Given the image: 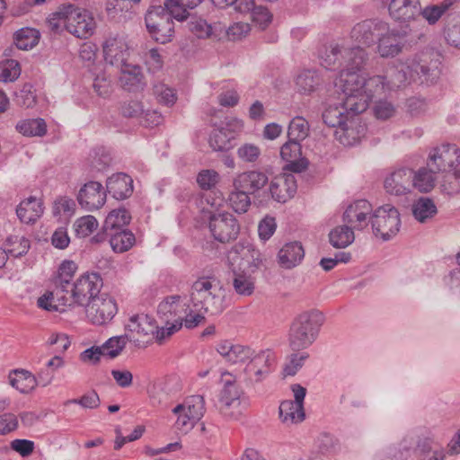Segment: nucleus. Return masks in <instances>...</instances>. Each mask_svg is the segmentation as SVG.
<instances>
[{"label":"nucleus","instance_id":"nucleus-1","mask_svg":"<svg viewBox=\"0 0 460 460\" xmlns=\"http://www.w3.org/2000/svg\"><path fill=\"white\" fill-rule=\"evenodd\" d=\"M440 55L427 49L414 56L406 64H399L386 69L384 78L387 90H394L405 85L409 80L419 81L420 84L435 83L441 73Z\"/></svg>","mask_w":460,"mask_h":460},{"label":"nucleus","instance_id":"nucleus-2","mask_svg":"<svg viewBox=\"0 0 460 460\" xmlns=\"http://www.w3.org/2000/svg\"><path fill=\"white\" fill-rule=\"evenodd\" d=\"M323 322L324 316L318 310L304 312L295 318L288 336L292 350L299 351L311 346L317 339Z\"/></svg>","mask_w":460,"mask_h":460},{"label":"nucleus","instance_id":"nucleus-3","mask_svg":"<svg viewBox=\"0 0 460 460\" xmlns=\"http://www.w3.org/2000/svg\"><path fill=\"white\" fill-rule=\"evenodd\" d=\"M343 94L340 102H328L326 108L323 112V120L324 124L332 128H340L343 135H349L350 129L348 126L349 119L362 113L367 110V97L358 101L355 96L349 94Z\"/></svg>","mask_w":460,"mask_h":460},{"label":"nucleus","instance_id":"nucleus-4","mask_svg":"<svg viewBox=\"0 0 460 460\" xmlns=\"http://www.w3.org/2000/svg\"><path fill=\"white\" fill-rule=\"evenodd\" d=\"M385 78L383 75H375L367 79L363 75L356 72H345L341 74L339 83H336L344 94L355 96L358 101L365 97L367 100V108L372 99L382 94L386 89Z\"/></svg>","mask_w":460,"mask_h":460},{"label":"nucleus","instance_id":"nucleus-5","mask_svg":"<svg viewBox=\"0 0 460 460\" xmlns=\"http://www.w3.org/2000/svg\"><path fill=\"white\" fill-rule=\"evenodd\" d=\"M219 281L215 277H200L193 282L190 297L195 311L216 315L223 312L224 303L218 295Z\"/></svg>","mask_w":460,"mask_h":460},{"label":"nucleus","instance_id":"nucleus-6","mask_svg":"<svg viewBox=\"0 0 460 460\" xmlns=\"http://www.w3.org/2000/svg\"><path fill=\"white\" fill-rule=\"evenodd\" d=\"M103 282L101 275L96 272H86L81 275L65 293L64 298H58L64 306H84L101 295Z\"/></svg>","mask_w":460,"mask_h":460},{"label":"nucleus","instance_id":"nucleus-7","mask_svg":"<svg viewBox=\"0 0 460 460\" xmlns=\"http://www.w3.org/2000/svg\"><path fill=\"white\" fill-rule=\"evenodd\" d=\"M401 226L398 209L385 204L378 207L371 215V227L376 237L388 241L397 234Z\"/></svg>","mask_w":460,"mask_h":460},{"label":"nucleus","instance_id":"nucleus-8","mask_svg":"<svg viewBox=\"0 0 460 460\" xmlns=\"http://www.w3.org/2000/svg\"><path fill=\"white\" fill-rule=\"evenodd\" d=\"M148 32L153 39L165 44L172 40L174 32V23L166 8L162 5L151 6L145 17Z\"/></svg>","mask_w":460,"mask_h":460},{"label":"nucleus","instance_id":"nucleus-9","mask_svg":"<svg viewBox=\"0 0 460 460\" xmlns=\"http://www.w3.org/2000/svg\"><path fill=\"white\" fill-rule=\"evenodd\" d=\"M177 416L176 428L183 432L193 429L206 412L205 399L200 394L188 396L172 410Z\"/></svg>","mask_w":460,"mask_h":460},{"label":"nucleus","instance_id":"nucleus-10","mask_svg":"<svg viewBox=\"0 0 460 460\" xmlns=\"http://www.w3.org/2000/svg\"><path fill=\"white\" fill-rule=\"evenodd\" d=\"M243 392L234 380H225L220 391L217 408L219 413L228 420H236L243 411L242 396Z\"/></svg>","mask_w":460,"mask_h":460},{"label":"nucleus","instance_id":"nucleus-11","mask_svg":"<svg viewBox=\"0 0 460 460\" xmlns=\"http://www.w3.org/2000/svg\"><path fill=\"white\" fill-rule=\"evenodd\" d=\"M460 149L456 145L445 144L432 149L429 155L427 166L435 173L454 172L456 179L460 178Z\"/></svg>","mask_w":460,"mask_h":460},{"label":"nucleus","instance_id":"nucleus-12","mask_svg":"<svg viewBox=\"0 0 460 460\" xmlns=\"http://www.w3.org/2000/svg\"><path fill=\"white\" fill-rule=\"evenodd\" d=\"M185 299L179 295L166 296L157 306V314L159 318L167 325L170 324L171 332L168 334H173L183 325L184 313L189 310V305L184 302Z\"/></svg>","mask_w":460,"mask_h":460},{"label":"nucleus","instance_id":"nucleus-13","mask_svg":"<svg viewBox=\"0 0 460 460\" xmlns=\"http://www.w3.org/2000/svg\"><path fill=\"white\" fill-rule=\"evenodd\" d=\"M208 228L214 239L222 243L235 240L240 232L237 219L229 212L211 213Z\"/></svg>","mask_w":460,"mask_h":460},{"label":"nucleus","instance_id":"nucleus-14","mask_svg":"<svg viewBox=\"0 0 460 460\" xmlns=\"http://www.w3.org/2000/svg\"><path fill=\"white\" fill-rule=\"evenodd\" d=\"M275 355L270 350H261L243 368L244 382L255 385L265 380L273 370Z\"/></svg>","mask_w":460,"mask_h":460},{"label":"nucleus","instance_id":"nucleus-15","mask_svg":"<svg viewBox=\"0 0 460 460\" xmlns=\"http://www.w3.org/2000/svg\"><path fill=\"white\" fill-rule=\"evenodd\" d=\"M84 307L87 319L95 325L110 323L118 312L116 301L104 293L90 300Z\"/></svg>","mask_w":460,"mask_h":460},{"label":"nucleus","instance_id":"nucleus-16","mask_svg":"<svg viewBox=\"0 0 460 460\" xmlns=\"http://www.w3.org/2000/svg\"><path fill=\"white\" fill-rule=\"evenodd\" d=\"M388 29V23L379 19H367L358 22L351 30V39L364 46L376 43L379 35Z\"/></svg>","mask_w":460,"mask_h":460},{"label":"nucleus","instance_id":"nucleus-17","mask_svg":"<svg viewBox=\"0 0 460 460\" xmlns=\"http://www.w3.org/2000/svg\"><path fill=\"white\" fill-rule=\"evenodd\" d=\"M243 128L241 119L231 118L227 120L225 127L214 129L209 136V146L214 151H228L233 148L232 143L234 140L237 132Z\"/></svg>","mask_w":460,"mask_h":460},{"label":"nucleus","instance_id":"nucleus-18","mask_svg":"<svg viewBox=\"0 0 460 460\" xmlns=\"http://www.w3.org/2000/svg\"><path fill=\"white\" fill-rule=\"evenodd\" d=\"M407 32L396 29H388L379 35L376 41V52L381 58H394L401 54L406 45Z\"/></svg>","mask_w":460,"mask_h":460},{"label":"nucleus","instance_id":"nucleus-19","mask_svg":"<svg viewBox=\"0 0 460 460\" xmlns=\"http://www.w3.org/2000/svg\"><path fill=\"white\" fill-rule=\"evenodd\" d=\"M104 60L120 69L128 64L129 48L122 37H109L102 45Z\"/></svg>","mask_w":460,"mask_h":460},{"label":"nucleus","instance_id":"nucleus-20","mask_svg":"<svg viewBox=\"0 0 460 460\" xmlns=\"http://www.w3.org/2000/svg\"><path fill=\"white\" fill-rule=\"evenodd\" d=\"M372 206L366 199L350 204L343 214V221L354 230H363L371 223Z\"/></svg>","mask_w":460,"mask_h":460},{"label":"nucleus","instance_id":"nucleus-21","mask_svg":"<svg viewBox=\"0 0 460 460\" xmlns=\"http://www.w3.org/2000/svg\"><path fill=\"white\" fill-rule=\"evenodd\" d=\"M78 203L86 210L92 211L102 208L106 201V191L98 181H89L79 190Z\"/></svg>","mask_w":460,"mask_h":460},{"label":"nucleus","instance_id":"nucleus-22","mask_svg":"<svg viewBox=\"0 0 460 460\" xmlns=\"http://www.w3.org/2000/svg\"><path fill=\"white\" fill-rule=\"evenodd\" d=\"M384 187L389 194L402 196L411 192L412 188V170L402 167L392 172L384 181Z\"/></svg>","mask_w":460,"mask_h":460},{"label":"nucleus","instance_id":"nucleus-23","mask_svg":"<svg viewBox=\"0 0 460 460\" xmlns=\"http://www.w3.org/2000/svg\"><path fill=\"white\" fill-rule=\"evenodd\" d=\"M296 180L292 173H281L272 179L270 183L271 198L280 203L290 199L296 192Z\"/></svg>","mask_w":460,"mask_h":460},{"label":"nucleus","instance_id":"nucleus-24","mask_svg":"<svg viewBox=\"0 0 460 460\" xmlns=\"http://www.w3.org/2000/svg\"><path fill=\"white\" fill-rule=\"evenodd\" d=\"M217 351L231 364H243L251 361L257 353L249 346L234 344L229 341H222L217 346Z\"/></svg>","mask_w":460,"mask_h":460},{"label":"nucleus","instance_id":"nucleus-25","mask_svg":"<svg viewBox=\"0 0 460 460\" xmlns=\"http://www.w3.org/2000/svg\"><path fill=\"white\" fill-rule=\"evenodd\" d=\"M232 260L237 261L240 259V268L254 272L262 264V256L261 252L252 244L246 243H237L231 252Z\"/></svg>","mask_w":460,"mask_h":460},{"label":"nucleus","instance_id":"nucleus-26","mask_svg":"<svg viewBox=\"0 0 460 460\" xmlns=\"http://www.w3.org/2000/svg\"><path fill=\"white\" fill-rule=\"evenodd\" d=\"M269 182L266 172L260 170H251L237 174L233 180V187L243 189L251 195H256Z\"/></svg>","mask_w":460,"mask_h":460},{"label":"nucleus","instance_id":"nucleus-27","mask_svg":"<svg viewBox=\"0 0 460 460\" xmlns=\"http://www.w3.org/2000/svg\"><path fill=\"white\" fill-rule=\"evenodd\" d=\"M95 22L91 13L77 6L75 15L70 18L66 31L79 39H87L93 35Z\"/></svg>","mask_w":460,"mask_h":460},{"label":"nucleus","instance_id":"nucleus-28","mask_svg":"<svg viewBox=\"0 0 460 460\" xmlns=\"http://www.w3.org/2000/svg\"><path fill=\"white\" fill-rule=\"evenodd\" d=\"M301 143L289 139L280 148L281 158L288 163L286 168L293 172H301L308 166V161L301 158Z\"/></svg>","mask_w":460,"mask_h":460},{"label":"nucleus","instance_id":"nucleus-29","mask_svg":"<svg viewBox=\"0 0 460 460\" xmlns=\"http://www.w3.org/2000/svg\"><path fill=\"white\" fill-rule=\"evenodd\" d=\"M420 9V0H391L388 4L390 17L400 22L415 20Z\"/></svg>","mask_w":460,"mask_h":460},{"label":"nucleus","instance_id":"nucleus-30","mask_svg":"<svg viewBox=\"0 0 460 460\" xmlns=\"http://www.w3.org/2000/svg\"><path fill=\"white\" fill-rule=\"evenodd\" d=\"M106 188L109 194L115 199L122 200L131 196L133 180L126 173L119 172L108 178Z\"/></svg>","mask_w":460,"mask_h":460},{"label":"nucleus","instance_id":"nucleus-31","mask_svg":"<svg viewBox=\"0 0 460 460\" xmlns=\"http://www.w3.org/2000/svg\"><path fill=\"white\" fill-rule=\"evenodd\" d=\"M119 70V82L125 90L128 92L143 90L146 84L139 66L128 63Z\"/></svg>","mask_w":460,"mask_h":460},{"label":"nucleus","instance_id":"nucleus-32","mask_svg":"<svg viewBox=\"0 0 460 460\" xmlns=\"http://www.w3.org/2000/svg\"><path fill=\"white\" fill-rule=\"evenodd\" d=\"M458 0H443L438 4H430L424 7L420 5L418 15H420L429 25H435L444 15L449 13Z\"/></svg>","mask_w":460,"mask_h":460},{"label":"nucleus","instance_id":"nucleus-33","mask_svg":"<svg viewBox=\"0 0 460 460\" xmlns=\"http://www.w3.org/2000/svg\"><path fill=\"white\" fill-rule=\"evenodd\" d=\"M76 8L77 6L71 3L60 4L57 10L51 13L48 17L47 23L49 28L54 32L59 31L63 27L67 29L70 18L75 15Z\"/></svg>","mask_w":460,"mask_h":460},{"label":"nucleus","instance_id":"nucleus-34","mask_svg":"<svg viewBox=\"0 0 460 460\" xmlns=\"http://www.w3.org/2000/svg\"><path fill=\"white\" fill-rule=\"evenodd\" d=\"M304 256V248L298 242L286 243L278 254L279 264L285 269L296 267L301 262Z\"/></svg>","mask_w":460,"mask_h":460},{"label":"nucleus","instance_id":"nucleus-35","mask_svg":"<svg viewBox=\"0 0 460 460\" xmlns=\"http://www.w3.org/2000/svg\"><path fill=\"white\" fill-rule=\"evenodd\" d=\"M77 270V265L73 261H64L58 268V275L55 279L56 296L58 298L65 293H69L71 288V279Z\"/></svg>","mask_w":460,"mask_h":460},{"label":"nucleus","instance_id":"nucleus-36","mask_svg":"<svg viewBox=\"0 0 460 460\" xmlns=\"http://www.w3.org/2000/svg\"><path fill=\"white\" fill-rule=\"evenodd\" d=\"M43 213L40 199L30 197L22 201L16 208V214L22 223H34Z\"/></svg>","mask_w":460,"mask_h":460},{"label":"nucleus","instance_id":"nucleus-37","mask_svg":"<svg viewBox=\"0 0 460 460\" xmlns=\"http://www.w3.org/2000/svg\"><path fill=\"white\" fill-rule=\"evenodd\" d=\"M105 233L109 236L111 247L115 252H127L136 243L134 234L128 229L105 231Z\"/></svg>","mask_w":460,"mask_h":460},{"label":"nucleus","instance_id":"nucleus-38","mask_svg":"<svg viewBox=\"0 0 460 460\" xmlns=\"http://www.w3.org/2000/svg\"><path fill=\"white\" fill-rule=\"evenodd\" d=\"M345 68L341 71L340 77L345 72L358 73L367 60V55L361 47L343 49Z\"/></svg>","mask_w":460,"mask_h":460},{"label":"nucleus","instance_id":"nucleus-39","mask_svg":"<svg viewBox=\"0 0 460 460\" xmlns=\"http://www.w3.org/2000/svg\"><path fill=\"white\" fill-rule=\"evenodd\" d=\"M279 410V417L284 423H299L305 418L304 406L293 402L292 400L283 401L280 403Z\"/></svg>","mask_w":460,"mask_h":460},{"label":"nucleus","instance_id":"nucleus-40","mask_svg":"<svg viewBox=\"0 0 460 460\" xmlns=\"http://www.w3.org/2000/svg\"><path fill=\"white\" fill-rule=\"evenodd\" d=\"M156 329L155 321L147 314H135L130 317L127 324V330L144 336L155 334Z\"/></svg>","mask_w":460,"mask_h":460},{"label":"nucleus","instance_id":"nucleus-41","mask_svg":"<svg viewBox=\"0 0 460 460\" xmlns=\"http://www.w3.org/2000/svg\"><path fill=\"white\" fill-rule=\"evenodd\" d=\"M10 385L22 394H28L36 386V378L27 370H14L9 376Z\"/></svg>","mask_w":460,"mask_h":460},{"label":"nucleus","instance_id":"nucleus-42","mask_svg":"<svg viewBox=\"0 0 460 460\" xmlns=\"http://www.w3.org/2000/svg\"><path fill=\"white\" fill-rule=\"evenodd\" d=\"M436 173L427 167L420 168L417 172L412 171V188L420 192H429L435 187Z\"/></svg>","mask_w":460,"mask_h":460},{"label":"nucleus","instance_id":"nucleus-43","mask_svg":"<svg viewBox=\"0 0 460 460\" xmlns=\"http://www.w3.org/2000/svg\"><path fill=\"white\" fill-rule=\"evenodd\" d=\"M233 287L236 294L250 296L255 289L254 278L244 271L233 270Z\"/></svg>","mask_w":460,"mask_h":460},{"label":"nucleus","instance_id":"nucleus-44","mask_svg":"<svg viewBox=\"0 0 460 460\" xmlns=\"http://www.w3.org/2000/svg\"><path fill=\"white\" fill-rule=\"evenodd\" d=\"M131 219L129 212L126 208H118L111 211L103 224L104 231L126 229Z\"/></svg>","mask_w":460,"mask_h":460},{"label":"nucleus","instance_id":"nucleus-45","mask_svg":"<svg viewBox=\"0 0 460 460\" xmlns=\"http://www.w3.org/2000/svg\"><path fill=\"white\" fill-rule=\"evenodd\" d=\"M14 43L22 50L34 48L40 40V31L33 28H22L14 33Z\"/></svg>","mask_w":460,"mask_h":460},{"label":"nucleus","instance_id":"nucleus-46","mask_svg":"<svg viewBox=\"0 0 460 460\" xmlns=\"http://www.w3.org/2000/svg\"><path fill=\"white\" fill-rule=\"evenodd\" d=\"M16 129L23 136L43 137L47 133V124L41 118L27 119L20 121Z\"/></svg>","mask_w":460,"mask_h":460},{"label":"nucleus","instance_id":"nucleus-47","mask_svg":"<svg viewBox=\"0 0 460 460\" xmlns=\"http://www.w3.org/2000/svg\"><path fill=\"white\" fill-rule=\"evenodd\" d=\"M353 229L347 226H337L329 234L331 244L337 249L346 248L354 241Z\"/></svg>","mask_w":460,"mask_h":460},{"label":"nucleus","instance_id":"nucleus-48","mask_svg":"<svg viewBox=\"0 0 460 460\" xmlns=\"http://www.w3.org/2000/svg\"><path fill=\"white\" fill-rule=\"evenodd\" d=\"M412 214L419 222L424 223L437 214V207L432 199L420 198L412 205Z\"/></svg>","mask_w":460,"mask_h":460},{"label":"nucleus","instance_id":"nucleus-49","mask_svg":"<svg viewBox=\"0 0 460 460\" xmlns=\"http://www.w3.org/2000/svg\"><path fill=\"white\" fill-rule=\"evenodd\" d=\"M5 250L7 256L19 258L25 255L31 247L30 241L24 236L11 235L6 239Z\"/></svg>","mask_w":460,"mask_h":460},{"label":"nucleus","instance_id":"nucleus-50","mask_svg":"<svg viewBox=\"0 0 460 460\" xmlns=\"http://www.w3.org/2000/svg\"><path fill=\"white\" fill-rule=\"evenodd\" d=\"M343 49L337 44H332L329 48H326L324 54L321 57L322 66L329 70L340 68L343 65L341 61V58H344Z\"/></svg>","mask_w":460,"mask_h":460},{"label":"nucleus","instance_id":"nucleus-51","mask_svg":"<svg viewBox=\"0 0 460 460\" xmlns=\"http://www.w3.org/2000/svg\"><path fill=\"white\" fill-rule=\"evenodd\" d=\"M250 195L251 194L247 192V190L234 187V190H232L228 196V202L230 207L236 213H245L251 205Z\"/></svg>","mask_w":460,"mask_h":460},{"label":"nucleus","instance_id":"nucleus-52","mask_svg":"<svg viewBox=\"0 0 460 460\" xmlns=\"http://www.w3.org/2000/svg\"><path fill=\"white\" fill-rule=\"evenodd\" d=\"M320 82V77L315 71L304 70L297 75L296 84L300 93H310L316 89Z\"/></svg>","mask_w":460,"mask_h":460},{"label":"nucleus","instance_id":"nucleus-53","mask_svg":"<svg viewBox=\"0 0 460 460\" xmlns=\"http://www.w3.org/2000/svg\"><path fill=\"white\" fill-rule=\"evenodd\" d=\"M309 128V124L305 119L299 116L295 117L289 122L288 128V137L301 143L308 137Z\"/></svg>","mask_w":460,"mask_h":460},{"label":"nucleus","instance_id":"nucleus-54","mask_svg":"<svg viewBox=\"0 0 460 460\" xmlns=\"http://www.w3.org/2000/svg\"><path fill=\"white\" fill-rule=\"evenodd\" d=\"M128 339L127 335L114 336L110 338L102 346L105 356L114 358L120 354L125 348Z\"/></svg>","mask_w":460,"mask_h":460},{"label":"nucleus","instance_id":"nucleus-55","mask_svg":"<svg viewBox=\"0 0 460 460\" xmlns=\"http://www.w3.org/2000/svg\"><path fill=\"white\" fill-rule=\"evenodd\" d=\"M97 226L98 221L93 216L82 217L74 224V228L78 237H86L90 235Z\"/></svg>","mask_w":460,"mask_h":460},{"label":"nucleus","instance_id":"nucleus-56","mask_svg":"<svg viewBox=\"0 0 460 460\" xmlns=\"http://www.w3.org/2000/svg\"><path fill=\"white\" fill-rule=\"evenodd\" d=\"M308 358L309 354L307 352L291 354L283 368L284 376H295Z\"/></svg>","mask_w":460,"mask_h":460},{"label":"nucleus","instance_id":"nucleus-57","mask_svg":"<svg viewBox=\"0 0 460 460\" xmlns=\"http://www.w3.org/2000/svg\"><path fill=\"white\" fill-rule=\"evenodd\" d=\"M188 26L189 30L199 39L209 38L213 34L212 26L201 18L191 17Z\"/></svg>","mask_w":460,"mask_h":460},{"label":"nucleus","instance_id":"nucleus-58","mask_svg":"<svg viewBox=\"0 0 460 460\" xmlns=\"http://www.w3.org/2000/svg\"><path fill=\"white\" fill-rule=\"evenodd\" d=\"M164 7L168 10L172 20L176 19L182 22L189 17L187 11L189 7L181 0H166Z\"/></svg>","mask_w":460,"mask_h":460},{"label":"nucleus","instance_id":"nucleus-59","mask_svg":"<svg viewBox=\"0 0 460 460\" xmlns=\"http://www.w3.org/2000/svg\"><path fill=\"white\" fill-rule=\"evenodd\" d=\"M21 69L16 60L9 59L0 66V81L13 82L19 77Z\"/></svg>","mask_w":460,"mask_h":460},{"label":"nucleus","instance_id":"nucleus-60","mask_svg":"<svg viewBox=\"0 0 460 460\" xmlns=\"http://www.w3.org/2000/svg\"><path fill=\"white\" fill-rule=\"evenodd\" d=\"M153 92L158 102L165 105H172L176 101L173 90L167 87L164 84H155L153 87Z\"/></svg>","mask_w":460,"mask_h":460},{"label":"nucleus","instance_id":"nucleus-61","mask_svg":"<svg viewBox=\"0 0 460 460\" xmlns=\"http://www.w3.org/2000/svg\"><path fill=\"white\" fill-rule=\"evenodd\" d=\"M261 155V149L254 144L246 143L237 149V156L243 162L255 163Z\"/></svg>","mask_w":460,"mask_h":460},{"label":"nucleus","instance_id":"nucleus-62","mask_svg":"<svg viewBox=\"0 0 460 460\" xmlns=\"http://www.w3.org/2000/svg\"><path fill=\"white\" fill-rule=\"evenodd\" d=\"M219 181V174L214 170H203L197 176V182L202 190H210Z\"/></svg>","mask_w":460,"mask_h":460},{"label":"nucleus","instance_id":"nucleus-63","mask_svg":"<svg viewBox=\"0 0 460 460\" xmlns=\"http://www.w3.org/2000/svg\"><path fill=\"white\" fill-rule=\"evenodd\" d=\"M250 12H252V22L261 29H264L271 22L272 15L266 7L253 5Z\"/></svg>","mask_w":460,"mask_h":460},{"label":"nucleus","instance_id":"nucleus-64","mask_svg":"<svg viewBox=\"0 0 460 460\" xmlns=\"http://www.w3.org/2000/svg\"><path fill=\"white\" fill-rule=\"evenodd\" d=\"M277 224L275 218L272 217H265L258 226L259 237L262 241L269 240L275 233Z\"/></svg>","mask_w":460,"mask_h":460}]
</instances>
